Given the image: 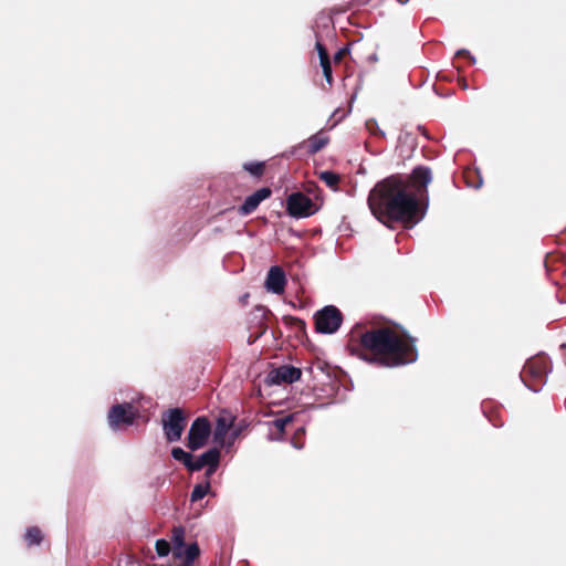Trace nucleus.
<instances>
[{"instance_id":"obj_18","label":"nucleus","mask_w":566,"mask_h":566,"mask_svg":"<svg viewBox=\"0 0 566 566\" xmlns=\"http://www.w3.org/2000/svg\"><path fill=\"white\" fill-rule=\"evenodd\" d=\"M185 530L182 527H176L172 531V542L175 544L176 557H181V548L184 547Z\"/></svg>"},{"instance_id":"obj_1","label":"nucleus","mask_w":566,"mask_h":566,"mask_svg":"<svg viewBox=\"0 0 566 566\" xmlns=\"http://www.w3.org/2000/svg\"><path fill=\"white\" fill-rule=\"evenodd\" d=\"M367 201L374 217L382 223L387 219L413 226L424 216V211L419 214L418 199L409 191V180L398 175L377 182Z\"/></svg>"},{"instance_id":"obj_32","label":"nucleus","mask_w":566,"mask_h":566,"mask_svg":"<svg viewBox=\"0 0 566 566\" xmlns=\"http://www.w3.org/2000/svg\"><path fill=\"white\" fill-rule=\"evenodd\" d=\"M193 565V562H189V560H186L184 559L182 564L180 566H192Z\"/></svg>"},{"instance_id":"obj_22","label":"nucleus","mask_w":566,"mask_h":566,"mask_svg":"<svg viewBox=\"0 0 566 566\" xmlns=\"http://www.w3.org/2000/svg\"><path fill=\"white\" fill-rule=\"evenodd\" d=\"M200 553L199 546L197 543L189 544L187 547L181 548V557L189 562H195Z\"/></svg>"},{"instance_id":"obj_2","label":"nucleus","mask_w":566,"mask_h":566,"mask_svg":"<svg viewBox=\"0 0 566 566\" xmlns=\"http://www.w3.org/2000/svg\"><path fill=\"white\" fill-rule=\"evenodd\" d=\"M360 344L375 354L385 355L380 358L364 356L366 361L378 363L384 367L408 365L418 358L415 339L405 340L388 327L365 332L360 336Z\"/></svg>"},{"instance_id":"obj_16","label":"nucleus","mask_w":566,"mask_h":566,"mask_svg":"<svg viewBox=\"0 0 566 566\" xmlns=\"http://www.w3.org/2000/svg\"><path fill=\"white\" fill-rule=\"evenodd\" d=\"M171 457L179 462H182V464L191 471L192 460L193 457L190 452L185 451L184 449L176 447L171 450Z\"/></svg>"},{"instance_id":"obj_19","label":"nucleus","mask_w":566,"mask_h":566,"mask_svg":"<svg viewBox=\"0 0 566 566\" xmlns=\"http://www.w3.org/2000/svg\"><path fill=\"white\" fill-rule=\"evenodd\" d=\"M264 161H248L243 164V169L253 177H261L264 172Z\"/></svg>"},{"instance_id":"obj_13","label":"nucleus","mask_w":566,"mask_h":566,"mask_svg":"<svg viewBox=\"0 0 566 566\" xmlns=\"http://www.w3.org/2000/svg\"><path fill=\"white\" fill-rule=\"evenodd\" d=\"M328 143H329V137L325 133L318 132V133L312 135L311 137H308V139L305 143L301 144L300 147H302L303 145H306L307 154L314 155V154L318 153L319 150H322Z\"/></svg>"},{"instance_id":"obj_21","label":"nucleus","mask_w":566,"mask_h":566,"mask_svg":"<svg viewBox=\"0 0 566 566\" xmlns=\"http://www.w3.org/2000/svg\"><path fill=\"white\" fill-rule=\"evenodd\" d=\"M319 179L332 189H335L339 182V176L331 170L321 171Z\"/></svg>"},{"instance_id":"obj_33","label":"nucleus","mask_w":566,"mask_h":566,"mask_svg":"<svg viewBox=\"0 0 566 566\" xmlns=\"http://www.w3.org/2000/svg\"><path fill=\"white\" fill-rule=\"evenodd\" d=\"M369 60L373 61V62H376L378 60L377 55L376 54H373L369 56Z\"/></svg>"},{"instance_id":"obj_28","label":"nucleus","mask_w":566,"mask_h":566,"mask_svg":"<svg viewBox=\"0 0 566 566\" xmlns=\"http://www.w3.org/2000/svg\"><path fill=\"white\" fill-rule=\"evenodd\" d=\"M455 55L457 56L467 55L473 64L476 62L475 57L473 55H471L470 52L465 49L458 50Z\"/></svg>"},{"instance_id":"obj_30","label":"nucleus","mask_w":566,"mask_h":566,"mask_svg":"<svg viewBox=\"0 0 566 566\" xmlns=\"http://www.w3.org/2000/svg\"><path fill=\"white\" fill-rule=\"evenodd\" d=\"M218 467H207V471H206V475L207 478H210L216 471H217Z\"/></svg>"},{"instance_id":"obj_29","label":"nucleus","mask_w":566,"mask_h":566,"mask_svg":"<svg viewBox=\"0 0 566 566\" xmlns=\"http://www.w3.org/2000/svg\"><path fill=\"white\" fill-rule=\"evenodd\" d=\"M478 178H479V180L475 184H473L470 180H468V186L472 187V188H475V189H479L482 186L483 180H482V177L480 175L478 176Z\"/></svg>"},{"instance_id":"obj_20","label":"nucleus","mask_w":566,"mask_h":566,"mask_svg":"<svg viewBox=\"0 0 566 566\" xmlns=\"http://www.w3.org/2000/svg\"><path fill=\"white\" fill-rule=\"evenodd\" d=\"M209 490H210L209 482L196 484L193 486L191 495H190L191 502H197V501L203 499L208 494Z\"/></svg>"},{"instance_id":"obj_14","label":"nucleus","mask_w":566,"mask_h":566,"mask_svg":"<svg viewBox=\"0 0 566 566\" xmlns=\"http://www.w3.org/2000/svg\"><path fill=\"white\" fill-rule=\"evenodd\" d=\"M410 179L413 184L427 187L432 180L431 170L428 167L418 166L412 170Z\"/></svg>"},{"instance_id":"obj_3","label":"nucleus","mask_w":566,"mask_h":566,"mask_svg":"<svg viewBox=\"0 0 566 566\" xmlns=\"http://www.w3.org/2000/svg\"><path fill=\"white\" fill-rule=\"evenodd\" d=\"M549 371L551 361L548 357L545 355L536 356L526 361L521 373V379L530 390L538 392L546 384Z\"/></svg>"},{"instance_id":"obj_10","label":"nucleus","mask_w":566,"mask_h":566,"mask_svg":"<svg viewBox=\"0 0 566 566\" xmlns=\"http://www.w3.org/2000/svg\"><path fill=\"white\" fill-rule=\"evenodd\" d=\"M272 191L268 187H263L248 196L243 203L239 207V214L248 216L252 213L259 205L271 196Z\"/></svg>"},{"instance_id":"obj_27","label":"nucleus","mask_w":566,"mask_h":566,"mask_svg":"<svg viewBox=\"0 0 566 566\" xmlns=\"http://www.w3.org/2000/svg\"><path fill=\"white\" fill-rule=\"evenodd\" d=\"M315 48L318 53L319 63L329 61L328 54H327L324 45L319 41L316 42Z\"/></svg>"},{"instance_id":"obj_8","label":"nucleus","mask_w":566,"mask_h":566,"mask_svg":"<svg viewBox=\"0 0 566 566\" xmlns=\"http://www.w3.org/2000/svg\"><path fill=\"white\" fill-rule=\"evenodd\" d=\"M286 210L294 218H307L315 212V205L304 193L293 192L286 199Z\"/></svg>"},{"instance_id":"obj_31","label":"nucleus","mask_w":566,"mask_h":566,"mask_svg":"<svg viewBox=\"0 0 566 566\" xmlns=\"http://www.w3.org/2000/svg\"><path fill=\"white\" fill-rule=\"evenodd\" d=\"M346 52L345 49H340L335 55H334V60L335 61H339L342 59V56L344 55V53Z\"/></svg>"},{"instance_id":"obj_12","label":"nucleus","mask_w":566,"mask_h":566,"mask_svg":"<svg viewBox=\"0 0 566 566\" xmlns=\"http://www.w3.org/2000/svg\"><path fill=\"white\" fill-rule=\"evenodd\" d=\"M220 462V451L217 448L209 449L198 459L192 460L191 471H200L205 467H218Z\"/></svg>"},{"instance_id":"obj_9","label":"nucleus","mask_w":566,"mask_h":566,"mask_svg":"<svg viewBox=\"0 0 566 566\" xmlns=\"http://www.w3.org/2000/svg\"><path fill=\"white\" fill-rule=\"evenodd\" d=\"M302 371L300 368L282 365L277 368L272 369L265 377V382L269 386L293 384L301 378Z\"/></svg>"},{"instance_id":"obj_17","label":"nucleus","mask_w":566,"mask_h":566,"mask_svg":"<svg viewBox=\"0 0 566 566\" xmlns=\"http://www.w3.org/2000/svg\"><path fill=\"white\" fill-rule=\"evenodd\" d=\"M24 538L29 546L40 545L43 538L42 532L39 527H30L27 530Z\"/></svg>"},{"instance_id":"obj_7","label":"nucleus","mask_w":566,"mask_h":566,"mask_svg":"<svg viewBox=\"0 0 566 566\" xmlns=\"http://www.w3.org/2000/svg\"><path fill=\"white\" fill-rule=\"evenodd\" d=\"M211 433V424L206 417H198L193 420L188 432L187 447L196 451L202 448Z\"/></svg>"},{"instance_id":"obj_4","label":"nucleus","mask_w":566,"mask_h":566,"mask_svg":"<svg viewBox=\"0 0 566 566\" xmlns=\"http://www.w3.org/2000/svg\"><path fill=\"white\" fill-rule=\"evenodd\" d=\"M138 410L129 402L117 403L111 407L107 413V422L113 431L129 427L135 423Z\"/></svg>"},{"instance_id":"obj_24","label":"nucleus","mask_w":566,"mask_h":566,"mask_svg":"<svg viewBox=\"0 0 566 566\" xmlns=\"http://www.w3.org/2000/svg\"><path fill=\"white\" fill-rule=\"evenodd\" d=\"M155 547L157 554L161 557L167 556L170 552V544L166 539H157Z\"/></svg>"},{"instance_id":"obj_6","label":"nucleus","mask_w":566,"mask_h":566,"mask_svg":"<svg viewBox=\"0 0 566 566\" xmlns=\"http://www.w3.org/2000/svg\"><path fill=\"white\" fill-rule=\"evenodd\" d=\"M343 316L334 305H327L315 315L316 331L321 334H333L342 325Z\"/></svg>"},{"instance_id":"obj_23","label":"nucleus","mask_w":566,"mask_h":566,"mask_svg":"<svg viewBox=\"0 0 566 566\" xmlns=\"http://www.w3.org/2000/svg\"><path fill=\"white\" fill-rule=\"evenodd\" d=\"M293 420V416L292 415H289V416H284V417H281V418H276L272 421V426L277 430V431H284L285 427L291 423Z\"/></svg>"},{"instance_id":"obj_5","label":"nucleus","mask_w":566,"mask_h":566,"mask_svg":"<svg viewBox=\"0 0 566 566\" xmlns=\"http://www.w3.org/2000/svg\"><path fill=\"white\" fill-rule=\"evenodd\" d=\"M163 430L168 442L179 441L186 427V417L180 408H172L163 413Z\"/></svg>"},{"instance_id":"obj_26","label":"nucleus","mask_w":566,"mask_h":566,"mask_svg":"<svg viewBox=\"0 0 566 566\" xmlns=\"http://www.w3.org/2000/svg\"><path fill=\"white\" fill-rule=\"evenodd\" d=\"M319 64H321V66L323 69V74H324V77H325L326 82L331 85L332 82H333L331 62L329 61H325V62H322Z\"/></svg>"},{"instance_id":"obj_15","label":"nucleus","mask_w":566,"mask_h":566,"mask_svg":"<svg viewBox=\"0 0 566 566\" xmlns=\"http://www.w3.org/2000/svg\"><path fill=\"white\" fill-rule=\"evenodd\" d=\"M232 426V420L229 417L220 416L217 419L216 428H214V441L220 442L223 441L228 430Z\"/></svg>"},{"instance_id":"obj_25","label":"nucleus","mask_w":566,"mask_h":566,"mask_svg":"<svg viewBox=\"0 0 566 566\" xmlns=\"http://www.w3.org/2000/svg\"><path fill=\"white\" fill-rule=\"evenodd\" d=\"M366 127L370 134H379L381 137L386 136V133L379 128L377 120L374 118L366 122Z\"/></svg>"},{"instance_id":"obj_11","label":"nucleus","mask_w":566,"mask_h":566,"mask_svg":"<svg viewBox=\"0 0 566 566\" xmlns=\"http://www.w3.org/2000/svg\"><path fill=\"white\" fill-rule=\"evenodd\" d=\"M286 285V276L280 266H271L266 280L265 289L273 294H282Z\"/></svg>"}]
</instances>
